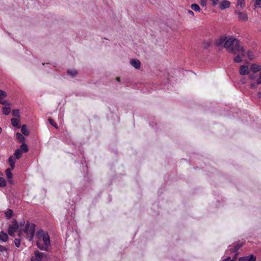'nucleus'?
Listing matches in <instances>:
<instances>
[{"label": "nucleus", "instance_id": "nucleus-1", "mask_svg": "<svg viewBox=\"0 0 261 261\" xmlns=\"http://www.w3.org/2000/svg\"><path fill=\"white\" fill-rule=\"evenodd\" d=\"M218 46L223 44L227 51L236 55L233 61L236 63H241L245 55L244 49L240 45V42L233 37L221 36L216 41Z\"/></svg>", "mask_w": 261, "mask_h": 261}, {"label": "nucleus", "instance_id": "nucleus-2", "mask_svg": "<svg viewBox=\"0 0 261 261\" xmlns=\"http://www.w3.org/2000/svg\"><path fill=\"white\" fill-rule=\"evenodd\" d=\"M35 225L33 223H30L28 222L25 224L24 221L17 224L15 220L13 221L12 224L9 225L8 233L11 236H14L15 233L18 231V235L20 237H25L30 241H32L34 237Z\"/></svg>", "mask_w": 261, "mask_h": 261}, {"label": "nucleus", "instance_id": "nucleus-3", "mask_svg": "<svg viewBox=\"0 0 261 261\" xmlns=\"http://www.w3.org/2000/svg\"><path fill=\"white\" fill-rule=\"evenodd\" d=\"M37 247L42 250L47 251L50 245V238L48 233L39 230L36 234Z\"/></svg>", "mask_w": 261, "mask_h": 261}, {"label": "nucleus", "instance_id": "nucleus-4", "mask_svg": "<svg viewBox=\"0 0 261 261\" xmlns=\"http://www.w3.org/2000/svg\"><path fill=\"white\" fill-rule=\"evenodd\" d=\"M241 10H236L234 14L238 15L239 21L246 22L248 19V16L246 11H241Z\"/></svg>", "mask_w": 261, "mask_h": 261}, {"label": "nucleus", "instance_id": "nucleus-5", "mask_svg": "<svg viewBox=\"0 0 261 261\" xmlns=\"http://www.w3.org/2000/svg\"><path fill=\"white\" fill-rule=\"evenodd\" d=\"M242 246V244H237L234 246H229V248L225 252L226 254H228L229 252H233L234 253L235 257H237V255L239 254V250Z\"/></svg>", "mask_w": 261, "mask_h": 261}, {"label": "nucleus", "instance_id": "nucleus-6", "mask_svg": "<svg viewBox=\"0 0 261 261\" xmlns=\"http://www.w3.org/2000/svg\"><path fill=\"white\" fill-rule=\"evenodd\" d=\"M250 71V69L247 65H241L240 67L239 73L242 75H248Z\"/></svg>", "mask_w": 261, "mask_h": 261}, {"label": "nucleus", "instance_id": "nucleus-7", "mask_svg": "<svg viewBox=\"0 0 261 261\" xmlns=\"http://www.w3.org/2000/svg\"><path fill=\"white\" fill-rule=\"evenodd\" d=\"M256 257L253 254L239 258V261H255Z\"/></svg>", "mask_w": 261, "mask_h": 261}, {"label": "nucleus", "instance_id": "nucleus-8", "mask_svg": "<svg viewBox=\"0 0 261 261\" xmlns=\"http://www.w3.org/2000/svg\"><path fill=\"white\" fill-rule=\"evenodd\" d=\"M250 69L253 73H257L261 70V65L257 64H252L250 66Z\"/></svg>", "mask_w": 261, "mask_h": 261}, {"label": "nucleus", "instance_id": "nucleus-9", "mask_svg": "<svg viewBox=\"0 0 261 261\" xmlns=\"http://www.w3.org/2000/svg\"><path fill=\"white\" fill-rule=\"evenodd\" d=\"M220 9L224 10L229 8L230 6V2L227 0H224L220 3Z\"/></svg>", "mask_w": 261, "mask_h": 261}, {"label": "nucleus", "instance_id": "nucleus-10", "mask_svg": "<svg viewBox=\"0 0 261 261\" xmlns=\"http://www.w3.org/2000/svg\"><path fill=\"white\" fill-rule=\"evenodd\" d=\"M245 7V0H237L236 10H242Z\"/></svg>", "mask_w": 261, "mask_h": 261}, {"label": "nucleus", "instance_id": "nucleus-11", "mask_svg": "<svg viewBox=\"0 0 261 261\" xmlns=\"http://www.w3.org/2000/svg\"><path fill=\"white\" fill-rule=\"evenodd\" d=\"M130 64L132 66L136 69H139L140 67L141 63L139 60L132 59L130 61Z\"/></svg>", "mask_w": 261, "mask_h": 261}, {"label": "nucleus", "instance_id": "nucleus-12", "mask_svg": "<svg viewBox=\"0 0 261 261\" xmlns=\"http://www.w3.org/2000/svg\"><path fill=\"white\" fill-rule=\"evenodd\" d=\"M16 159L15 157L13 156H10L9 158L8 162L9 163V165L10 166V167L12 168H14L15 167V164L16 163Z\"/></svg>", "mask_w": 261, "mask_h": 261}, {"label": "nucleus", "instance_id": "nucleus-13", "mask_svg": "<svg viewBox=\"0 0 261 261\" xmlns=\"http://www.w3.org/2000/svg\"><path fill=\"white\" fill-rule=\"evenodd\" d=\"M11 123L14 127L19 128L20 121L18 118H12Z\"/></svg>", "mask_w": 261, "mask_h": 261}, {"label": "nucleus", "instance_id": "nucleus-14", "mask_svg": "<svg viewBox=\"0 0 261 261\" xmlns=\"http://www.w3.org/2000/svg\"><path fill=\"white\" fill-rule=\"evenodd\" d=\"M8 239L7 234L3 231L0 232V240L3 242H6Z\"/></svg>", "mask_w": 261, "mask_h": 261}, {"label": "nucleus", "instance_id": "nucleus-15", "mask_svg": "<svg viewBox=\"0 0 261 261\" xmlns=\"http://www.w3.org/2000/svg\"><path fill=\"white\" fill-rule=\"evenodd\" d=\"M9 105H10L8 104V106L4 107L2 108V112L4 114L7 115L10 113L11 109Z\"/></svg>", "mask_w": 261, "mask_h": 261}, {"label": "nucleus", "instance_id": "nucleus-16", "mask_svg": "<svg viewBox=\"0 0 261 261\" xmlns=\"http://www.w3.org/2000/svg\"><path fill=\"white\" fill-rule=\"evenodd\" d=\"M14 169V168H9L6 170V174L8 179H11L13 177L12 173L11 171Z\"/></svg>", "mask_w": 261, "mask_h": 261}, {"label": "nucleus", "instance_id": "nucleus-17", "mask_svg": "<svg viewBox=\"0 0 261 261\" xmlns=\"http://www.w3.org/2000/svg\"><path fill=\"white\" fill-rule=\"evenodd\" d=\"M18 149H20L21 151V152H22V153L26 152L29 150L27 145L24 143H22V145L20 146L19 148H18Z\"/></svg>", "mask_w": 261, "mask_h": 261}, {"label": "nucleus", "instance_id": "nucleus-18", "mask_svg": "<svg viewBox=\"0 0 261 261\" xmlns=\"http://www.w3.org/2000/svg\"><path fill=\"white\" fill-rule=\"evenodd\" d=\"M35 255L36 258V259L38 261H40L43 257V253L42 252H40L38 251H36L35 252Z\"/></svg>", "mask_w": 261, "mask_h": 261}, {"label": "nucleus", "instance_id": "nucleus-19", "mask_svg": "<svg viewBox=\"0 0 261 261\" xmlns=\"http://www.w3.org/2000/svg\"><path fill=\"white\" fill-rule=\"evenodd\" d=\"M16 138L19 142L21 143H24V137L20 133H16Z\"/></svg>", "mask_w": 261, "mask_h": 261}, {"label": "nucleus", "instance_id": "nucleus-20", "mask_svg": "<svg viewBox=\"0 0 261 261\" xmlns=\"http://www.w3.org/2000/svg\"><path fill=\"white\" fill-rule=\"evenodd\" d=\"M22 154V152L20 149H17L14 154V157L16 159H19L21 158Z\"/></svg>", "mask_w": 261, "mask_h": 261}, {"label": "nucleus", "instance_id": "nucleus-21", "mask_svg": "<svg viewBox=\"0 0 261 261\" xmlns=\"http://www.w3.org/2000/svg\"><path fill=\"white\" fill-rule=\"evenodd\" d=\"M191 7L192 10H194L196 12H200V10H201L199 6V5L197 4H193L192 5H191Z\"/></svg>", "mask_w": 261, "mask_h": 261}, {"label": "nucleus", "instance_id": "nucleus-22", "mask_svg": "<svg viewBox=\"0 0 261 261\" xmlns=\"http://www.w3.org/2000/svg\"><path fill=\"white\" fill-rule=\"evenodd\" d=\"M21 131L22 134L24 135L27 136L29 135V132L27 129V126L25 125H23L21 128Z\"/></svg>", "mask_w": 261, "mask_h": 261}, {"label": "nucleus", "instance_id": "nucleus-23", "mask_svg": "<svg viewBox=\"0 0 261 261\" xmlns=\"http://www.w3.org/2000/svg\"><path fill=\"white\" fill-rule=\"evenodd\" d=\"M12 114L13 116L17 117L18 118L20 117V111L18 109H14L12 111Z\"/></svg>", "mask_w": 261, "mask_h": 261}, {"label": "nucleus", "instance_id": "nucleus-24", "mask_svg": "<svg viewBox=\"0 0 261 261\" xmlns=\"http://www.w3.org/2000/svg\"><path fill=\"white\" fill-rule=\"evenodd\" d=\"M13 214V211L11 210H8L5 212L6 216L7 218H10L12 217Z\"/></svg>", "mask_w": 261, "mask_h": 261}, {"label": "nucleus", "instance_id": "nucleus-25", "mask_svg": "<svg viewBox=\"0 0 261 261\" xmlns=\"http://www.w3.org/2000/svg\"><path fill=\"white\" fill-rule=\"evenodd\" d=\"M237 257H235L234 256V257L233 259H231L230 256H227L226 258H222L220 261H235Z\"/></svg>", "mask_w": 261, "mask_h": 261}, {"label": "nucleus", "instance_id": "nucleus-26", "mask_svg": "<svg viewBox=\"0 0 261 261\" xmlns=\"http://www.w3.org/2000/svg\"><path fill=\"white\" fill-rule=\"evenodd\" d=\"M6 185L5 179L4 178L0 177V187H4Z\"/></svg>", "mask_w": 261, "mask_h": 261}, {"label": "nucleus", "instance_id": "nucleus-27", "mask_svg": "<svg viewBox=\"0 0 261 261\" xmlns=\"http://www.w3.org/2000/svg\"><path fill=\"white\" fill-rule=\"evenodd\" d=\"M256 8H261V0H257L255 2L254 9Z\"/></svg>", "mask_w": 261, "mask_h": 261}, {"label": "nucleus", "instance_id": "nucleus-28", "mask_svg": "<svg viewBox=\"0 0 261 261\" xmlns=\"http://www.w3.org/2000/svg\"><path fill=\"white\" fill-rule=\"evenodd\" d=\"M67 73L68 74L71 75L72 77L77 74L76 71L74 70H68Z\"/></svg>", "mask_w": 261, "mask_h": 261}, {"label": "nucleus", "instance_id": "nucleus-29", "mask_svg": "<svg viewBox=\"0 0 261 261\" xmlns=\"http://www.w3.org/2000/svg\"><path fill=\"white\" fill-rule=\"evenodd\" d=\"M6 97H0V103L2 105H6L7 103V100L5 99Z\"/></svg>", "mask_w": 261, "mask_h": 261}, {"label": "nucleus", "instance_id": "nucleus-30", "mask_svg": "<svg viewBox=\"0 0 261 261\" xmlns=\"http://www.w3.org/2000/svg\"><path fill=\"white\" fill-rule=\"evenodd\" d=\"M248 75H249V79L251 80H254L256 78V76L254 73H250Z\"/></svg>", "mask_w": 261, "mask_h": 261}, {"label": "nucleus", "instance_id": "nucleus-31", "mask_svg": "<svg viewBox=\"0 0 261 261\" xmlns=\"http://www.w3.org/2000/svg\"><path fill=\"white\" fill-rule=\"evenodd\" d=\"M14 243L17 247H19L20 245V241L19 239H16L14 240Z\"/></svg>", "mask_w": 261, "mask_h": 261}, {"label": "nucleus", "instance_id": "nucleus-32", "mask_svg": "<svg viewBox=\"0 0 261 261\" xmlns=\"http://www.w3.org/2000/svg\"><path fill=\"white\" fill-rule=\"evenodd\" d=\"M48 121H49V123H50L51 125L54 126V127H57V125L55 124V123L54 122V121L53 120V119H52V118H49L48 119Z\"/></svg>", "mask_w": 261, "mask_h": 261}, {"label": "nucleus", "instance_id": "nucleus-33", "mask_svg": "<svg viewBox=\"0 0 261 261\" xmlns=\"http://www.w3.org/2000/svg\"><path fill=\"white\" fill-rule=\"evenodd\" d=\"M6 96H7L6 92L3 90H0V97H6Z\"/></svg>", "mask_w": 261, "mask_h": 261}, {"label": "nucleus", "instance_id": "nucleus-34", "mask_svg": "<svg viewBox=\"0 0 261 261\" xmlns=\"http://www.w3.org/2000/svg\"><path fill=\"white\" fill-rule=\"evenodd\" d=\"M213 6L215 7L219 2V0H210Z\"/></svg>", "mask_w": 261, "mask_h": 261}, {"label": "nucleus", "instance_id": "nucleus-35", "mask_svg": "<svg viewBox=\"0 0 261 261\" xmlns=\"http://www.w3.org/2000/svg\"><path fill=\"white\" fill-rule=\"evenodd\" d=\"M258 84H257V82L256 83H252L250 84V87L251 88L256 89L257 87V85Z\"/></svg>", "mask_w": 261, "mask_h": 261}, {"label": "nucleus", "instance_id": "nucleus-36", "mask_svg": "<svg viewBox=\"0 0 261 261\" xmlns=\"http://www.w3.org/2000/svg\"><path fill=\"white\" fill-rule=\"evenodd\" d=\"M247 56L249 59H252L253 58V55L251 52L248 51L247 53Z\"/></svg>", "mask_w": 261, "mask_h": 261}, {"label": "nucleus", "instance_id": "nucleus-37", "mask_svg": "<svg viewBox=\"0 0 261 261\" xmlns=\"http://www.w3.org/2000/svg\"><path fill=\"white\" fill-rule=\"evenodd\" d=\"M188 13L189 14L191 15L192 16L194 15V12L192 10H189L188 11Z\"/></svg>", "mask_w": 261, "mask_h": 261}, {"label": "nucleus", "instance_id": "nucleus-38", "mask_svg": "<svg viewBox=\"0 0 261 261\" xmlns=\"http://www.w3.org/2000/svg\"><path fill=\"white\" fill-rule=\"evenodd\" d=\"M5 250V248L3 246L0 245V252H2Z\"/></svg>", "mask_w": 261, "mask_h": 261}, {"label": "nucleus", "instance_id": "nucleus-39", "mask_svg": "<svg viewBox=\"0 0 261 261\" xmlns=\"http://www.w3.org/2000/svg\"><path fill=\"white\" fill-rule=\"evenodd\" d=\"M258 97L260 98H261V91L258 92Z\"/></svg>", "mask_w": 261, "mask_h": 261}, {"label": "nucleus", "instance_id": "nucleus-40", "mask_svg": "<svg viewBox=\"0 0 261 261\" xmlns=\"http://www.w3.org/2000/svg\"><path fill=\"white\" fill-rule=\"evenodd\" d=\"M205 2H202V3H201V5L204 6V4H205Z\"/></svg>", "mask_w": 261, "mask_h": 261}, {"label": "nucleus", "instance_id": "nucleus-41", "mask_svg": "<svg viewBox=\"0 0 261 261\" xmlns=\"http://www.w3.org/2000/svg\"><path fill=\"white\" fill-rule=\"evenodd\" d=\"M116 80L118 82H119L120 81V78L119 77H117L116 78Z\"/></svg>", "mask_w": 261, "mask_h": 261}, {"label": "nucleus", "instance_id": "nucleus-42", "mask_svg": "<svg viewBox=\"0 0 261 261\" xmlns=\"http://www.w3.org/2000/svg\"><path fill=\"white\" fill-rule=\"evenodd\" d=\"M2 128L0 127V134L2 133Z\"/></svg>", "mask_w": 261, "mask_h": 261}]
</instances>
